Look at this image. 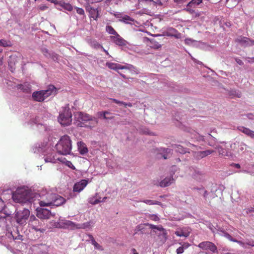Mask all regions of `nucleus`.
Masks as SVG:
<instances>
[{
	"label": "nucleus",
	"instance_id": "7",
	"mask_svg": "<svg viewBox=\"0 0 254 254\" xmlns=\"http://www.w3.org/2000/svg\"><path fill=\"white\" fill-rule=\"evenodd\" d=\"M75 119H76L80 123L78 124V127H82L81 125V122H87L88 121H96L95 117H93L90 115L81 112H78L74 114Z\"/></svg>",
	"mask_w": 254,
	"mask_h": 254
},
{
	"label": "nucleus",
	"instance_id": "12",
	"mask_svg": "<svg viewBox=\"0 0 254 254\" xmlns=\"http://www.w3.org/2000/svg\"><path fill=\"white\" fill-rule=\"evenodd\" d=\"M54 216L51 212L46 208H39L37 210V216L41 219H48L50 218L51 216Z\"/></svg>",
	"mask_w": 254,
	"mask_h": 254
},
{
	"label": "nucleus",
	"instance_id": "62",
	"mask_svg": "<svg viewBox=\"0 0 254 254\" xmlns=\"http://www.w3.org/2000/svg\"><path fill=\"white\" fill-rule=\"evenodd\" d=\"M103 50V51L107 55H109V53L107 51H106L104 48L103 49H102Z\"/></svg>",
	"mask_w": 254,
	"mask_h": 254
},
{
	"label": "nucleus",
	"instance_id": "43",
	"mask_svg": "<svg viewBox=\"0 0 254 254\" xmlns=\"http://www.w3.org/2000/svg\"><path fill=\"white\" fill-rule=\"evenodd\" d=\"M96 115L100 119H105V118L106 117V111L98 112L97 113Z\"/></svg>",
	"mask_w": 254,
	"mask_h": 254
},
{
	"label": "nucleus",
	"instance_id": "61",
	"mask_svg": "<svg viewBox=\"0 0 254 254\" xmlns=\"http://www.w3.org/2000/svg\"><path fill=\"white\" fill-rule=\"evenodd\" d=\"M234 166L237 168H240L241 167L240 165L239 164H235Z\"/></svg>",
	"mask_w": 254,
	"mask_h": 254
},
{
	"label": "nucleus",
	"instance_id": "21",
	"mask_svg": "<svg viewBox=\"0 0 254 254\" xmlns=\"http://www.w3.org/2000/svg\"><path fill=\"white\" fill-rule=\"evenodd\" d=\"M190 233V231L186 228L178 229L175 232V234L178 237H184L185 238L188 237Z\"/></svg>",
	"mask_w": 254,
	"mask_h": 254
},
{
	"label": "nucleus",
	"instance_id": "4",
	"mask_svg": "<svg viewBox=\"0 0 254 254\" xmlns=\"http://www.w3.org/2000/svg\"><path fill=\"white\" fill-rule=\"evenodd\" d=\"M30 211L28 209L24 208L15 212L14 219L16 223L20 225L24 226L27 224V221L30 216Z\"/></svg>",
	"mask_w": 254,
	"mask_h": 254
},
{
	"label": "nucleus",
	"instance_id": "54",
	"mask_svg": "<svg viewBox=\"0 0 254 254\" xmlns=\"http://www.w3.org/2000/svg\"><path fill=\"white\" fill-rule=\"evenodd\" d=\"M40 9L41 10H44L48 8V7L45 5H40L39 7Z\"/></svg>",
	"mask_w": 254,
	"mask_h": 254
},
{
	"label": "nucleus",
	"instance_id": "46",
	"mask_svg": "<svg viewBox=\"0 0 254 254\" xmlns=\"http://www.w3.org/2000/svg\"><path fill=\"white\" fill-rule=\"evenodd\" d=\"M93 246H94V248L96 249H97L101 251H103L104 250V249L103 248L102 246L99 245L96 242L94 244Z\"/></svg>",
	"mask_w": 254,
	"mask_h": 254
},
{
	"label": "nucleus",
	"instance_id": "9",
	"mask_svg": "<svg viewBox=\"0 0 254 254\" xmlns=\"http://www.w3.org/2000/svg\"><path fill=\"white\" fill-rule=\"evenodd\" d=\"M198 247L203 250H209L212 253H215L217 251V247L215 245L209 241L201 242L198 244Z\"/></svg>",
	"mask_w": 254,
	"mask_h": 254
},
{
	"label": "nucleus",
	"instance_id": "53",
	"mask_svg": "<svg viewBox=\"0 0 254 254\" xmlns=\"http://www.w3.org/2000/svg\"><path fill=\"white\" fill-rule=\"evenodd\" d=\"M110 100L113 101L114 103H115L117 104H119V105H120L121 103H122V101H120L116 99L111 98Z\"/></svg>",
	"mask_w": 254,
	"mask_h": 254
},
{
	"label": "nucleus",
	"instance_id": "5",
	"mask_svg": "<svg viewBox=\"0 0 254 254\" xmlns=\"http://www.w3.org/2000/svg\"><path fill=\"white\" fill-rule=\"evenodd\" d=\"M13 200L17 203H25L29 201L30 197L27 190L19 189L12 195Z\"/></svg>",
	"mask_w": 254,
	"mask_h": 254
},
{
	"label": "nucleus",
	"instance_id": "27",
	"mask_svg": "<svg viewBox=\"0 0 254 254\" xmlns=\"http://www.w3.org/2000/svg\"><path fill=\"white\" fill-rule=\"evenodd\" d=\"M90 18H93L95 20H97L99 17V11L97 8L91 7L89 10Z\"/></svg>",
	"mask_w": 254,
	"mask_h": 254
},
{
	"label": "nucleus",
	"instance_id": "42",
	"mask_svg": "<svg viewBox=\"0 0 254 254\" xmlns=\"http://www.w3.org/2000/svg\"><path fill=\"white\" fill-rule=\"evenodd\" d=\"M216 191V190H213L212 189L210 192H209V200H211L212 199L217 197V196L215 194V192Z\"/></svg>",
	"mask_w": 254,
	"mask_h": 254
},
{
	"label": "nucleus",
	"instance_id": "49",
	"mask_svg": "<svg viewBox=\"0 0 254 254\" xmlns=\"http://www.w3.org/2000/svg\"><path fill=\"white\" fill-rule=\"evenodd\" d=\"M209 192H208L207 190H204V192H203V196L204 197V198L206 200L207 199H208L209 200V197H208L209 196Z\"/></svg>",
	"mask_w": 254,
	"mask_h": 254
},
{
	"label": "nucleus",
	"instance_id": "34",
	"mask_svg": "<svg viewBox=\"0 0 254 254\" xmlns=\"http://www.w3.org/2000/svg\"><path fill=\"white\" fill-rule=\"evenodd\" d=\"M106 31L109 34L113 35L112 36H114L118 34L116 31L113 28V27L110 25H107L106 27Z\"/></svg>",
	"mask_w": 254,
	"mask_h": 254
},
{
	"label": "nucleus",
	"instance_id": "32",
	"mask_svg": "<svg viewBox=\"0 0 254 254\" xmlns=\"http://www.w3.org/2000/svg\"><path fill=\"white\" fill-rule=\"evenodd\" d=\"M174 148L177 152L181 154H185L188 152V149L184 148L180 145H175Z\"/></svg>",
	"mask_w": 254,
	"mask_h": 254
},
{
	"label": "nucleus",
	"instance_id": "20",
	"mask_svg": "<svg viewBox=\"0 0 254 254\" xmlns=\"http://www.w3.org/2000/svg\"><path fill=\"white\" fill-rule=\"evenodd\" d=\"M116 17L119 18V21L127 24H129L134 21V19L127 15L122 14H116Z\"/></svg>",
	"mask_w": 254,
	"mask_h": 254
},
{
	"label": "nucleus",
	"instance_id": "41",
	"mask_svg": "<svg viewBox=\"0 0 254 254\" xmlns=\"http://www.w3.org/2000/svg\"><path fill=\"white\" fill-rule=\"evenodd\" d=\"M142 129L140 131H141L143 134H148L150 135H155L154 133L151 131H150L149 130V128H141Z\"/></svg>",
	"mask_w": 254,
	"mask_h": 254
},
{
	"label": "nucleus",
	"instance_id": "57",
	"mask_svg": "<svg viewBox=\"0 0 254 254\" xmlns=\"http://www.w3.org/2000/svg\"><path fill=\"white\" fill-rule=\"evenodd\" d=\"M131 251L132 254H138L136 250L134 248L132 249Z\"/></svg>",
	"mask_w": 254,
	"mask_h": 254
},
{
	"label": "nucleus",
	"instance_id": "63",
	"mask_svg": "<svg viewBox=\"0 0 254 254\" xmlns=\"http://www.w3.org/2000/svg\"><path fill=\"white\" fill-rule=\"evenodd\" d=\"M126 104H127V103L124 102L122 101V103H121L120 105H124L126 107Z\"/></svg>",
	"mask_w": 254,
	"mask_h": 254
},
{
	"label": "nucleus",
	"instance_id": "44",
	"mask_svg": "<svg viewBox=\"0 0 254 254\" xmlns=\"http://www.w3.org/2000/svg\"><path fill=\"white\" fill-rule=\"evenodd\" d=\"M75 9H76V12L78 14H79L80 15H83V16L85 15L84 10V9L83 8L77 7H75Z\"/></svg>",
	"mask_w": 254,
	"mask_h": 254
},
{
	"label": "nucleus",
	"instance_id": "40",
	"mask_svg": "<svg viewBox=\"0 0 254 254\" xmlns=\"http://www.w3.org/2000/svg\"><path fill=\"white\" fill-rule=\"evenodd\" d=\"M106 65L110 69L117 70V64L116 63L107 62V63H106Z\"/></svg>",
	"mask_w": 254,
	"mask_h": 254
},
{
	"label": "nucleus",
	"instance_id": "2",
	"mask_svg": "<svg viewBox=\"0 0 254 254\" xmlns=\"http://www.w3.org/2000/svg\"><path fill=\"white\" fill-rule=\"evenodd\" d=\"M72 148L71 140L66 135H64L56 145V149L60 154L66 155L70 153Z\"/></svg>",
	"mask_w": 254,
	"mask_h": 254
},
{
	"label": "nucleus",
	"instance_id": "59",
	"mask_svg": "<svg viewBox=\"0 0 254 254\" xmlns=\"http://www.w3.org/2000/svg\"><path fill=\"white\" fill-rule=\"evenodd\" d=\"M3 204V201L0 198V209L2 207V205Z\"/></svg>",
	"mask_w": 254,
	"mask_h": 254
},
{
	"label": "nucleus",
	"instance_id": "22",
	"mask_svg": "<svg viewBox=\"0 0 254 254\" xmlns=\"http://www.w3.org/2000/svg\"><path fill=\"white\" fill-rule=\"evenodd\" d=\"M214 152V151L212 150H206L205 151H200L195 152L194 156L197 159H201L204 157H206V156L212 154Z\"/></svg>",
	"mask_w": 254,
	"mask_h": 254
},
{
	"label": "nucleus",
	"instance_id": "25",
	"mask_svg": "<svg viewBox=\"0 0 254 254\" xmlns=\"http://www.w3.org/2000/svg\"><path fill=\"white\" fill-rule=\"evenodd\" d=\"M174 181L175 180L172 177L166 178L160 182L159 186L161 187H166L170 186L173 183Z\"/></svg>",
	"mask_w": 254,
	"mask_h": 254
},
{
	"label": "nucleus",
	"instance_id": "30",
	"mask_svg": "<svg viewBox=\"0 0 254 254\" xmlns=\"http://www.w3.org/2000/svg\"><path fill=\"white\" fill-rule=\"evenodd\" d=\"M193 178L197 181H201L204 179V174L199 170H194L192 175Z\"/></svg>",
	"mask_w": 254,
	"mask_h": 254
},
{
	"label": "nucleus",
	"instance_id": "48",
	"mask_svg": "<svg viewBox=\"0 0 254 254\" xmlns=\"http://www.w3.org/2000/svg\"><path fill=\"white\" fill-rule=\"evenodd\" d=\"M149 218L153 221H157L159 220V218L156 215H150Z\"/></svg>",
	"mask_w": 254,
	"mask_h": 254
},
{
	"label": "nucleus",
	"instance_id": "50",
	"mask_svg": "<svg viewBox=\"0 0 254 254\" xmlns=\"http://www.w3.org/2000/svg\"><path fill=\"white\" fill-rule=\"evenodd\" d=\"M127 67L126 66L122 65L119 64H117V70L118 69H127Z\"/></svg>",
	"mask_w": 254,
	"mask_h": 254
},
{
	"label": "nucleus",
	"instance_id": "24",
	"mask_svg": "<svg viewBox=\"0 0 254 254\" xmlns=\"http://www.w3.org/2000/svg\"><path fill=\"white\" fill-rule=\"evenodd\" d=\"M29 225L32 226V229L37 230V227L39 225V220L34 215L29 216Z\"/></svg>",
	"mask_w": 254,
	"mask_h": 254
},
{
	"label": "nucleus",
	"instance_id": "15",
	"mask_svg": "<svg viewBox=\"0 0 254 254\" xmlns=\"http://www.w3.org/2000/svg\"><path fill=\"white\" fill-rule=\"evenodd\" d=\"M245 144L240 141H235L230 145L231 150L236 153H239L243 151Z\"/></svg>",
	"mask_w": 254,
	"mask_h": 254
},
{
	"label": "nucleus",
	"instance_id": "56",
	"mask_svg": "<svg viewBox=\"0 0 254 254\" xmlns=\"http://www.w3.org/2000/svg\"><path fill=\"white\" fill-rule=\"evenodd\" d=\"M234 242L237 243L238 244H239V245H240L241 246H243L244 245V243L243 242H242V241H238L235 239V241H234Z\"/></svg>",
	"mask_w": 254,
	"mask_h": 254
},
{
	"label": "nucleus",
	"instance_id": "33",
	"mask_svg": "<svg viewBox=\"0 0 254 254\" xmlns=\"http://www.w3.org/2000/svg\"><path fill=\"white\" fill-rule=\"evenodd\" d=\"M17 88L23 91L24 92H28L30 89L29 85H27L25 83L24 84H18L17 85Z\"/></svg>",
	"mask_w": 254,
	"mask_h": 254
},
{
	"label": "nucleus",
	"instance_id": "8",
	"mask_svg": "<svg viewBox=\"0 0 254 254\" xmlns=\"http://www.w3.org/2000/svg\"><path fill=\"white\" fill-rule=\"evenodd\" d=\"M149 226V228L153 230L154 232L157 234L158 236L161 237L162 242L164 243L167 240V232L165 229L161 226H156L153 224L147 223L146 224Z\"/></svg>",
	"mask_w": 254,
	"mask_h": 254
},
{
	"label": "nucleus",
	"instance_id": "26",
	"mask_svg": "<svg viewBox=\"0 0 254 254\" xmlns=\"http://www.w3.org/2000/svg\"><path fill=\"white\" fill-rule=\"evenodd\" d=\"M179 244L181 245V246L176 250V252L177 254H183L185 250H186L190 246V245L188 242L180 243Z\"/></svg>",
	"mask_w": 254,
	"mask_h": 254
},
{
	"label": "nucleus",
	"instance_id": "28",
	"mask_svg": "<svg viewBox=\"0 0 254 254\" xmlns=\"http://www.w3.org/2000/svg\"><path fill=\"white\" fill-rule=\"evenodd\" d=\"M202 2V0H191L187 5L186 10L190 12L191 9H190V8L195 7L196 6L200 4Z\"/></svg>",
	"mask_w": 254,
	"mask_h": 254
},
{
	"label": "nucleus",
	"instance_id": "60",
	"mask_svg": "<svg viewBox=\"0 0 254 254\" xmlns=\"http://www.w3.org/2000/svg\"><path fill=\"white\" fill-rule=\"evenodd\" d=\"M132 106V103L129 102V103H127V104H126V107H131Z\"/></svg>",
	"mask_w": 254,
	"mask_h": 254
},
{
	"label": "nucleus",
	"instance_id": "17",
	"mask_svg": "<svg viewBox=\"0 0 254 254\" xmlns=\"http://www.w3.org/2000/svg\"><path fill=\"white\" fill-rule=\"evenodd\" d=\"M107 198V197H104L102 199H101V197L99 196L98 193H97L94 196L89 198L88 202L90 204L95 205L100 203V202H104Z\"/></svg>",
	"mask_w": 254,
	"mask_h": 254
},
{
	"label": "nucleus",
	"instance_id": "14",
	"mask_svg": "<svg viewBox=\"0 0 254 254\" xmlns=\"http://www.w3.org/2000/svg\"><path fill=\"white\" fill-rule=\"evenodd\" d=\"M65 225H67L71 229H85L89 226V223H83V224H77L70 221H67L65 223Z\"/></svg>",
	"mask_w": 254,
	"mask_h": 254
},
{
	"label": "nucleus",
	"instance_id": "52",
	"mask_svg": "<svg viewBox=\"0 0 254 254\" xmlns=\"http://www.w3.org/2000/svg\"><path fill=\"white\" fill-rule=\"evenodd\" d=\"M88 237H89V238L90 239V240L91 241V243L92 244V245H94V244L96 242L95 241V240L94 239V237H93L92 235H88Z\"/></svg>",
	"mask_w": 254,
	"mask_h": 254
},
{
	"label": "nucleus",
	"instance_id": "55",
	"mask_svg": "<svg viewBox=\"0 0 254 254\" xmlns=\"http://www.w3.org/2000/svg\"><path fill=\"white\" fill-rule=\"evenodd\" d=\"M187 0H174V2L177 3H182L185 1H186Z\"/></svg>",
	"mask_w": 254,
	"mask_h": 254
},
{
	"label": "nucleus",
	"instance_id": "16",
	"mask_svg": "<svg viewBox=\"0 0 254 254\" xmlns=\"http://www.w3.org/2000/svg\"><path fill=\"white\" fill-rule=\"evenodd\" d=\"M110 39L114 43L118 46H126L127 44V41L121 37L118 33L114 36H111Z\"/></svg>",
	"mask_w": 254,
	"mask_h": 254
},
{
	"label": "nucleus",
	"instance_id": "29",
	"mask_svg": "<svg viewBox=\"0 0 254 254\" xmlns=\"http://www.w3.org/2000/svg\"><path fill=\"white\" fill-rule=\"evenodd\" d=\"M64 160H65V159L64 158H55V156L50 155L47 156L45 158V161L46 162H51V163H56L57 160H59L61 162H64Z\"/></svg>",
	"mask_w": 254,
	"mask_h": 254
},
{
	"label": "nucleus",
	"instance_id": "19",
	"mask_svg": "<svg viewBox=\"0 0 254 254\" xmlns=\"http://www.w3.org/2000/svg\"><path fill=\"white\" fill-rule=\"evenodd\" d=\"M223 145H218L217 146L216 148L217 149L218 152L219 153V155L222 156H231V153L230 151H228L226 149L224 148L223 147L226 146V143H222Z\"/></svg>",
	"mask_w": 254,
	"mask_h": 254
},
{
	"label": "nucleus",
	"instance_id": "45",
	"mask_svg": "<svg viewBox=\"0 0 254 254\" xmlns=\"http://www.w3.org/2000/svg\"><path fill=\"white\" fill-rule=\"evenodd\" d=\"M223 233H224V236L225 238H226L227 239H228V240H229L231 241H232V242L235 241V239H233L231 237V236L230 234H229L228 233L224 232Z\"/></svg>",
	"mask_w": 254,
	"mask_h": 254
},
{
	"label": "nucleus",
	"instance_id": "13",
	"mask_svg": "<svg viewBox=\"0 0 254 254\" xmlns=\"http://www.w3.org/2000/svg\"><path fill=\"white\" fill-rule=\"evenodd\" d=\"M88 181L86 180H81L79 182L75 183L73 188V190L74 192H79L81 191L87 185Z\"/></svg>",
	"mask_w": 254,
	"mask_h": 254
},
{
	"label": "nucleus",
	"instance_id": "35",
	"mask_svg": "<svg viewBox=\"0 0 254 254\" xmlns=\"http://www.w3.org/2000/svg\"><path fill=\"white\" fill-rule=\"evenodd\" d=\"M90 43L91 46L95 49H103V47L96 40H91Z\"/></svg>",
	"mask_w": 254,
	"mask_h": 254
},
{
	"label": "nucleus",
	"instance_id": "23",
	"mask_svg": "<svg viewBox=\"0 0 254 254\" xmlns=\"http://www.w3.org/2000/svg\"><path fill=\"white\" fill-rule=\"evenodd\" d=\"M78 150L81 155H85L88 152V148L86 144L82 141H79L77 143Z\"/></svg>",
	"mask_w": 254,
	"mask_h": 254
},
{
	"label": "nucleus",
	"instance_id": "1",
	"mask_svg": "<svg viewBox=\"0 0 254 254\" xmlns=\"http://www.w3.org/2000/svg\"><path fill=\"white\" fill-rule=\"evenodd\" d=\"M39 201V204L41 207L59 206L66 202V199L62 196L51 192H42Z\"/></svg>",
	"mask_w": 254,
	"mask_h": 254
},
{
	"label": "nucleus",
	"instance_id": "64",
	"mask_svg": "<svg viewBox=\"0 0 254 254\" xmlns=\"http://www.w3.org/2000/svg\"><path fill=\"white\" fill-rule=\"evenodd\" d=\"M2 59H0V65H2Z\"/></svg>",
	"mask_w": 254,
	"mask_h": 254
},
{
	"label": "nucleus",
	"instance_id": "6",
	"mask_svg": "<svg viewBox=\"0 0 254 254\" xmlns=\"http://www.w3.org/2000/svg\"><path fill=\"white\" fill-rule=\"evenodd\" d=\"M72 115L69 109H65L63 112L61 113L58 118V121L63 126H68L70 125L72 119Z\"/></svg>",
	"mask_w": 254,
	"mask_h": 254
},
{
	"label": "nucleus",
	"instance_id": "31",
	"mask_svg": "<svg viewBox=\"0 0 254 254\" xmlns=\"http://www.w3.org/2000/svg\"><path fill=\"white\" fill-rule=\"evenodd\" d=\"M239 130L251 137H254V131L251 130L249 128H238Z\"/></svg>",
	"mask_w": 254,
	"mask_h": 254
},
{
	"label": "nucleus",
	"instance_id": "37",
	"mask_svg": "<svg viewBox=\"0 0 254 254\" xmlns=\"http://www.w3.org/2000/svg\"><path fill=\"white\" fill-rule=\"evenodd\" d=\"M171 153V149L169 148H164L163 149V154L162 157L164 159H166L169 157V154Z\"/></svg>",
	"mask_w": 254,
	"mask_h": 254
},
{
	"label": "nucleus",
	"instance_id": "11",
	"mask_svg": "<svg viewBox=\"0 0 254 254\" xmlns=\"http://www.w3.org/2000/svg\"><path fill=\"white\" fill-rule=\"evenodd\" d=\"M55 4H58L63 7L64 9L68 11H71L73 9V6L69 3L66 2L64 0H47Z\"/></svg>",
	"mask_w": 254,
	"mask_h": 254
},
{
	"label": "nucleus",
	"instance_id": "10",
	"mask_svg": "<svg viewBox=\"0 0 254 254\" xmlns=\"http://www.w3.org/2000/svg\"><path fill=\"white\" fill-rule=\"evenodd\" d=\"M235 41L244 47L254 45V40L246 37H239L235 40Z\"/></svg>",
	"mask_w": 254,
	"mask_h": 254
},
{
	"label": "nucleus",
	"instance_id": "39",
	"mask_svg": "<svg viewBox=\"0 0 254 254\" xmlns=\"http://www.w3.org/2000/svg\"><path fill=\"white\" fill-rule=\"evenodd\" d=\"M142 202H144L145 203L148 204V205H154V204H157V205H160L161 202L156 200H152L150 199H146Z\"/></svg>",
	"mask_w": 254,
	"mask_h": 254
},
{
	"label": "nucleus",
	"instance_id": "51",
	"mask_svg": "<svg viewBox=\"0 0 254 254\" xmlns=\"http://www.w3.org/2000/svg\"><path fill=\"white\" fill-rule=\"evenodd\" d=\"M235 61L237 62L238 64H239L240 65H243L244 64L243 62L240 60V59L238 58H235Z\"/></svg>",
	"mask_w": 254,
	"mask_h": 254
},
{
	"label": "nucleus",
	"instance_id": "47",
	"mask_svg": "<svg viewBox=\"0 0 254 254\" xmlns=\"http://www.w3.org/2000/svg\"><path fill=\"white\" fill-rule=\"evenodd\" d=\"M63 162H64L65 163V165L66 166H67L68 167H69V168H70L72 169H75V167L73 166V165L70 161L66 160V162H64V161Z\"/></svg>",
	"mask_w": 254,
	"mask_h": 254
},
{
	"label": "nucleus",
	"instance_id": "58",
	"mask_svg": "<svg viewBox=\"0 0 254 254\" xmlns=\"http://www.w3.org/2000/svg\"><path fill=\"white\" fill-rule=\"evenodd\" d=\"M247 244L249 246L254 247V242H249L247 243Z\"/></svg>",
	"mask_w": 254,
	"mask_h": 254
},
{
	"label": "nucleus",
	"instance_id": "38",
	"mask_svg": "<svg viewBox=\"0 0 254 254\" xmlns=\"http://www.w3.org/2000/svg\"><path fill=\"white\" fill-rule=\"evenodd\" d=\"M116 114L110 111H106V117L105 120H112L115 117Z\"/></svg>",
	"mask_w": 254,
	"mask_h": 254
},
{
	"label": "nucleus",
	"instance_id": "36",
	"mask_svg": "<svg viewBox=\"0 0 254 254\" xmlns=\"http://www.w3.org/2000/svg\"><path fill=\"white\" fill-rule=\"evenodd\" d=\"M0 46L7 47H11L12 44L9 41H7L4 39L0 40Z\"/></svg>",
	"mask_w": 254,
	"mask_h": 254
},
{
	"label": "nucleus",
	"instance_id": "18",
	"mask_svg": "<svg viewBox=\"0 0 254 254\" xmlns=\"http://www.w3.org/2000/svg\"><path fill=\"white\" fill-rule=\"evenodd\" d=\"M165 35L167 36L174 37L177 39L181 38V34L178 30L173 28H169L165 31Z\"/></svg>",
	"mask_w": 254,
	"mask_h": 254
},
{
	"label": "nucleus",
	"instance_id": "3",
	"mask_svg": "<svg viewBox=\"0 0 254 254\" xmlns=\"http://www.w3.org/2000/svg\"><path fill=\"white\" fill-rule=\"evenodd\" d=\"M56 88L53 85H50L47 90L35 91L32 93V98L34 101L43 102L45 99L52 95Z\"/></svg>",
	"mask_w": 254,
	"mask_h": 254
}]
</instances>
